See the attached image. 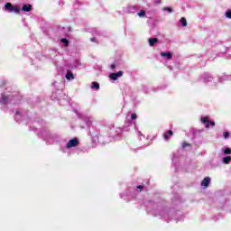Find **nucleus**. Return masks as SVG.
I'll return each mask as SVG.
<instances>
[{
    "label": "nucleus",
    "instance_id": "obj_24",
    "mask_svg": "<svg viewBox=\"0 0 231 231\" xmlns=\"http://www.w3.org/2000/svg\"><path fill=\"white\" fill-rule=\"evenodd\" d=\"M90 41H91V42H97V38H95V37L90 38Z\"/></svg>",
    "mask_w": 231,
    "mask_h": 231
},
{
    "label": "nucleus",
    "instance_id": "obj_18",
    "mask_svg": "<svg viewBox=\"0 0 231 231\" xmlns=\"http://www.w3.org/2000/svg\"><path fill=\"white\" fill-rule=\"evenodd\" d=\"M224 138H230V133L229 132H224L223 134Z\"/></svg>",
    "mask_w": 231,
    "mask_h": 231
},
{
    "label": "nucleus",
    "instance_id": "obj_14",
    "mask_svg": "<svg viewBox=\"0 0 231 231\" xmlns=\"http://www.w3.org/2000/svg\"><path fill=\"white\" fill-rule=\"evenodd\" d=\"M180 24H182V26H187V19L185 17H182L180 19Z\"/></svg>",
    "mask_w": 231,
    "mask_h": 231
},
{
    "label": "nucleus",
    "instance_id": "obj_28",
    "mask_svg": "<svg viewBox=\"0 0 231 231\" xmlns=\"http://www.w3.org/2000/svg\"><path fill=\"white\" fill-rule=\"evenodd\" d=\"M16 115H19V111H16Z\"/></svg>",
    "mask_w": 231,
    "mask_h": 231
},
{
    "label": "nucleus",
    "instance_id": "obj_7",
    "mask_svg": "<svg viewBox=\"0 0 231 231\" xmlns=\"http://www.w3.org/2000/svg\"><path fill=\"white\" fill-rule=\"evenodd\" d=\"M174 134V133L172 132V130H169L166 134H163V138L164 140H169V138H171V136H172Z\"/></svg>",
    "mask_w": 231,
    "mask_h": 231
},
{
    "label": "nucleus",
    "instance_id": "obj_15",
    "mask_svg": "<svg viewBox=\"0 0 231 231\" xmlns=\"http://www.w3.org/2000/svg\"><path fill=\"white\" fill-rule=\"evenodd\" d=\"M61 42H63V44H65V46H69V41H68V39H66V38L61 39Z\"/></svg>",
    "mask_w": 231,
    "mask_h": 231
},
{
    "label": "nucleus",
    "instance_id": "obj_6",
    "mask_svg": "<svg viewBox=\"0 0 231 231\" xmlns=\"http://www.w3.org/2000/svg\"><path fill=\"white\" fill-rule=\"evenodd\" d=\"M23 12H32V5H23L22 7Z\"/></svg>",
    "mask_w": 231,
    "mask_h": 231
},
{
    "label": "nucleus",
    "instance_id": "obj_9",
    "mask_svg": "<svg viewBox=\"0 0 231 231\" xmlns=\"http://www.w3.org/2000/svg\"><path fill=\"white\" fill-rule=\"evenodd\" d=\"M1 104H8V97L5 96V94H2V98L0 100Z\"/></svg>",
    "mask_w": 231,
    "mask_h": 231
},
{
    "label": "nucleus",
    "instance_id": "obj_25",
    "mask_svg": "<svg viewBox=\"0 0 231 231\" xmlns=\"http://www.w3.org/2000/svg\"><path fill=\"white\" fill-rule=\"evenodd\" d=\"M209 124H210V125H212V127H215V126H216V122H210V121H209Z\"/></svg>",
    "mask_w": 231,
    "mask_h": 231
},
{
    "label": "nucleus",
    "instance_id": "obj_12",
    "mask_svg": "<svg viewBox=\"0 0 231 231\" xmlns=\"http://www.w3.org/2000/svg\"><path fill=\"white\" fill-rule=\"evenodd\" d=\"M231 162V157L230 156H226V157H224L223 158V162L226 164V165H228V163H230Z\"/></svg>",
    "mask_w": 231,
    "mask_h": 231
},
{
    "label": "nucleus",
    "instance_id": "obj_13",
    "mask_svg": "<svg viewBox=\"0 0 231 231\" xmlns=\"http://www.w3.org/2000/svg\"><path fill=\"white\" fill-rule=\"evenodd\" d=\"M202 124H208L210 120H208V116H205L201 118Z\"/></svg>",
    "mask_w": 231,
    "mask_h": 231
},
{
    "label": "nucleus",
    "instance_id": "obj_1",
    "mask_svg": "<svg viewBox=\"0 0 231 231\" xmlns=\"http://www.w3.org/2000/svg\"><path fill=\"white\" fill-rule=\"evenodd\" d=\"M5 9L6 12H10V14H20L21 12V8L18 5H13L10 2L5 4Z\"/></svg>",
    "mask_w": 231,
    "mask_h": 231
},
{
    "label": "nucleus",
    "instance_id": "obj_23",
    "mask_svg": "<svg viewBox=\"0 0 231 231\" xmlns=\"http://www.w3.org/2000/svg\"><path fill=\"white\" fill-rule=\"evenodd\" d=\"M189 145H190V144H189L187 143H182V149H185V147H189Z\"/></svg>",
    "mask_w": 231,
    "mask_h": 231
},
{
    "label": "nucleus",
    "instance_id": "obj_26",
    "mask_svg": "<svg viewBox=\"0 0 231 231\" xmlns=\"http://www.w3.org/2000/svg\"><path fill=\"white\" fill-rule=\"evenodd\" d=\"M209 128H210V122L207 123V125H206V129H209Z\"/></svg>",
    "mask_w": 231,
    "mask_h": 231
},
{
    "label": "nucleus",
    "instance_id": "obj_27",
    "mask_svg": "<svg viewBox=\"0 0 231 231\" xmlns=\"http://www.w3.org/2000/svg\"><path fill=\"white\" fill-rule=\"evenodd\" d=\"M111 68H112V69H115L116 68V65H115V63H114L111 65Z\"/></svg>",
    "mask_w": 231,
    "mask_h": 231
},
{
    "label": "nucleus",
    "instance_id": "obj_4",
    "mask_svg": "<svg viewBox=\"0 0 231 231\" xmlns=\"http://www.w3.org/2000/svg\"><path fill=\"white\" fill-rule=\"evenodd\" d=\"M65 78L67 79V80H75V75H73V72H71V70L67 71Z\"/></svg>",
    "mask_w": 231,
    "mask_h": 231
},
{
    "label": "nucleus",
    "instance_id": "obj_3",
    "mask_svg": "<svg viewBox=\"0 0 231 231\" xmlns=\"http://www.w3.org/2000/svg\"><path fill=\"white\" fill-rule=\"evenodd\" d=\"M123 75H124V71L120 70L116 73H111L109 77L111 80H118L119 77H122Z\"/></svg>",
    "mask_w": 231,
    "mask_h": 231
},
{
    "label": "nucleus",
    "instance_id": "obj_16",
    "mask_svg": "<svg viewBox=\"0 0 231 231\" xmlns=\"http://www.w3.org/2000/svg\"><path fill=\"white\" fill-rule=\"evenodd\" d=\"M137 15H139L140 17H145V11L144 10H141Z\"/></svg>",
    "mask_w": 231,
    "mask_h": 231
},
{
    "label": "nucleus",
    "instance_id": "obj_11",
    "mask_svg": "<svg viewBox=\"0 0 231 231\" xmlns=\"http://www.w3.org/2000/svg\"><path fill=\"white\" fill-rule=\"evenodd\" d=\"M92 88L93 89H100V84H98V82H97V81L92 82Z\"/></svg>",
    "mask_w": 231,
    "mask_h": 231
},
{
    "label": "nucleus",
    "instance_id": "obj_2",
    "mask_svg": "<svg viewBox=\"0 0 231 231\" xmlns=\"http://www.w3.org/2000/svg\"><path fill=\"white\" fill-rule=\"evenodd\" d=\"M79 145V139L74 138L72 140H69L67 143V149H71V147H77Z\"/></svg>",
    "mask_w": 231,
    "mask_h": 231
},
{
    "label": "nucleus",
    "instance_id": "obj_20",
    "mask_svg": "<svg viewBox=\"0 0 231 231\" xmlns=\"http://www.w3.org/2000/svg\"><path fill=\"white\" fill-rule=\"evenodd\" d=\"M226 17H227V19H231V11L226 12Z\"/></svg>",
    "mask_w": 231,
    "mask_h": 231
},
{
    "label": "nucleus",
    "instance_id": "obj_10",
    "mask_svg": "<svg viewBox=\"0 0 231 231\" xmlns=\"http://www.w3.org/2000/svg\"><path fill=\"white\" fill-rule=\"evenodd\" d=\"M156 42H158V38H152V39H149V44H150V46H154V44H156Z\"/></svg>",
    "mask_w": 231,
    "mask_h": 231
},
{
    "label": "nucleus",
    "instance_id": "obj_17",
    "mask_svg": "<svg viewBox=\"0 0 231 231\" xmlns=\"http://www.w3.org/2000/svg\"><path fill=\"white\" fill-rule=\"evenodd\" d=\"M163 10L166 12H169L170 14H172V8L171 7H163Z\"/></svg>",
    "mask_w": 231,
    "mask_h": 231
},
{
    "label": "nucleus",
    "instance_id": "obj_8",
    "mask_svg": "<svg viewBox=\"0 0 231 231\" xmlns=\"http://www.w3.org/2000/svg\"><path fill=\"white\" fill-rule=\"evenodd\" d=\"M161 57H167L168 60H171V59H172V53L171 52H161Z\"/></svg>",
    "mask_w": 231,
    "mask_h": 231
},
{
    "label": "nucleus",
    "instance_id": "obj_22",
    "mask_svg": "<svg viewBox=\"0 0 231 231\" xmlns=\"http://www.w3.org/2000/svg\"><path fill=\"white\" fill-rule=\"evenodd\" d=\"M136 189H139L140 192H142V190H143V186L139 185V186L136 187Z\"/></svg>",
    "mask_w": 231,
    "mask_h": 231
},
{
    "label": "nucleus",
    "instance_id": "obj_21",
    "mask_svg": "<svg viewBox=\"0 0 231 231\" xmlns=\"http://www.w3.org/2000/svg\"><path fill=\"white\" fill-rule=\"evenodd\" d=\"M131 118L132 120H136L138 118V116L136 114H132Z\"/></svg>",
    "mask_w": 231,
    "mask_h": 231
},
{
    "label": "nucleus",
    "instance_id": "obj_19",
    "mask_svg": "<svg viewBox=\"0 0 231 231\" xmlns=\"http://www.w3.org/2000/svg\"><path fill=\"white\" fill-rule=\"evenodd\" d=\"M224 154H231V149L230 148H226L224 150Z\"/></svg>",
    "mask_w": 231,
    "mask_h": 231
},
{
    "label": "nucleus",
    "instance_id": "obj_5",
    "mask_svg": "<svg viewBox=\"0 0 231 231\" xmlns=\"http://www.w3.org/2000/svg\"><path fill=\"white\" fill-rule=\"evenodd\" d=\"M208 185H210V178L209 177H206L202 182H201V186L202 187H208Z\"/></svg>",
    "mask_w": 231,
    "mask_h": 231
}]
</instances>
